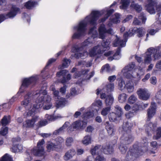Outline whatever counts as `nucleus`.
Instances as JSON below:
<instances>
[{
    "label": "nucleus",
    "instance_id": "f257e3e1",
    "mask_svg": "<svg viewBox=\"0 0 161 161\" xmlns=\"http://www.w3.org/2000/svg\"><path fill=\"white\" fill-rule=\"evenodd\" d=\"M147 143L145 142L144 145L140 146L137 144L133 145L132 148H130L128 151L125 159L126 161H133L135 158H137L139 156L142 155L144 151L147 149Z\"/></svg>",
    "mask_w": 161,
    "mask_h": 161
},
{
    "label": "nucleus",
    "instance_id": "f03ea898",
    "mask_svg": "<svg viewBox=\"0 0 161 161\" xmlns=\"http://www.w3.org/2000/svg\"><path fill=\"white\" fill-rule=\"evenodd\" d=\"M100 151L101 152L107 155L112 154L114 152L113 146L109 144L101 146L100 145H96L93 148L91 149L90 152L92 155H95L96 153Z\"/></svg>",
    "mask_w": 161,
    "mask_h": 161
},
{
    "label": "nucleus",
    "instance_id": "7ed1b4c3",
    "mask_svg": "<svg viewBox=\"0 0 161 161\" xmlns=\"http://www.w3.org/2000/svg\"><path fill=\"white\" fill-rule=\"evenodd\" d=\"M51 101V98L48 95L46 97L44 96H41L36 100V103L33 105V108L35 109H38L44 105L43 108L46 110H48L52 106Z\"/></svg>",
    "mask_w": 161,
    "mask_h": 161
},
{
    "label": "nucleus",
    "instance_id": "20e7f679",
    "mask_svg": "<svg viewBox=\"0 0 161 161\" xmlns=\"http://www.w3.org/2000/svg\"><path fill=\"white\" fill-rule=\"evenodd\" d=\"M87 23L84 20L80 21L77 26L74 27V29L76 32L72 36V39H79L85 36L86 30Z\"/></svg>",
    "mask_w": 161,
    "mask_h": 161
},
{
    "label": "nucleus",
    "instance_id": "39448f33",
    "mask_svg": "<svg viewBox=\"0 0 161 161\" xmlns=\"http://www.w3.org/2000/svg\"><path fill=\"white\" fill-rule=\"evenodd\" d=\"M110 42L106 40H103L101 45H97L93 47L92 49L89 51V54L91 57H94L97 54L96 51L98 54H103L107 50H108L110 47Z\"/></svg>",
    "mask_w": 161,
    "mask_h": 161
},
{
    "label": "nucleus",
    "instance_id": "423d86ee",
    "mask_svg": "<svg viewBox=\"0 0 161 161\" xmlns=\"http://www.w3.org/2000/svg\"><path fill=\"white\" fill-rule=\"evenodd\" d=\"M148 105V104L144 103L142 102L135 104L133 106L131 110L126 115V117L130 118L133 117L136 114L138 111L144 109L147 107Z\"/></svg>",
    "mask_w": 161,
    "mask_h": 161
},
{
    "label": "nucleus",
    "instance_id": "0eeeda50",
    "mask_svg": "<svg viewBox=\"0 0 161 161\" xmlns=\"http://www.w3.org/2000/svg\"><path fill=\"white\" fill-rule=\"evenodd\" d=\"M37 81L36 78L34 76L24 78L22 81V84L19 88L20 92H24L26 89L28 88L31 85H35Z\"/></svg>",
    "mask_w": 161,
    "mask_h": 161
},
{
    "label": "nucleus",
    "instance_id": "6e6552de",
    "mask_svg": "<svg viewBox=\"0 0 161 161\" xmlns=\"http://www.w3.org/2000/svg\"><path fill=\"white\" fill-rule=\"evenodd\" d=\"M116 108V113L112 112L108 115L109 119L111 122L116 121L118 120L117 118L120 117L123 114L122 109L120 107L118 106Z\"/></svg>",
    "mask_w": 161,
    "mask_h": 161
},
{
    "label": "nucleus",
    "instance_id": "1a4fd4ad",
    "mask_svg": "<svg viewBox=\"0 0 161 161\" xmlns=\"http://www.w3.org/2000/svg\"><path fill=\"white\" fill-rule=\"evenodd\" d=\"M134 140V137L131 133L125 132L121 137L120 143L124 145L131 144Z\"/></svg>",
    "mask_w": 161,
    "mask_h": 161
},
{
    "label": "nucleus",
    "instance_id": "9d476101",
    "mask_svg": "<svg viewBox=\"0 0 161 161\" xmlns=\"http://www.w3.org/2000/svg\"><path fill=\"white\" fill-rule=\"evenodd\" d=\"M68 72L67 70L65 69L60 70L56 74V76L58 77H60L61 76L63 77L62 78L60 79V82L62 83H65L67 80H69L71 79V75L69 74H66Z\"/></svg>",
    "mask_w": 161,
    "mask_h": 161
},
{
    "label": "nucleus",
    "instance_id": "9b49d317",
    "mask_svg": "<svg viewBox=\"0 0 161 161\" xmlns=\"http://www.w3.org/2000/svg\"><path fill=\"white\" fill-rule=\"evenodd\" d=\"M21 11H10L6 14H0V24L8 18L14 17L18 13H20Z\"/></svg>",
    "mask_w": 161,
    "mask_h": 161
},
{
    "label": "nucleus",
    "instance_id": "f8f14e48",
    "mask_svg": "<svg viewBox=\"0 0 161 161\" xmlns=\"http://www.w3.org/2000/svg\"><path fill=\"white\" fill-rule=\"evenodd\" d=\"M139 98L143 100H147L150 96L148 90L145 89H139L137 91Z\"/></svg>",
    "mask_w": 161,
    "mask_h": 161
},
{
    "label": "nucleus",
    "instance_id": "ddd939ff",
    "mask_svg": "<svg viewBox=\"0 0 161 161\" xmlns=\"http://www.w3.org/2000/svg\"><path fill=\"white\" fill-rule=\"evenodd\" d=\"M87 122L83 120H79L72 123V126L74 129L77 130H83L86 127Z\"/></svg>",
    "mask_w": 161,
    "mask_h": 161
},
{
    "label": "nucleus",
    "instance_id": "4468645a",
    "mask_svg": "<svg viewBox=\"0 0 161 161\" xmlns=\"http://www.w3.org/2000/svg\"><path fill=\"white\" fill-rule=\"evenodd\" d=\"M154 52H156V50L155 48L151 47L147 49L144 60L145 64H149L152 61L151 55L152 53Z\"/></svg>",
    "mask_w": 161,
    "mask_h": 161
},
{
    "label": "nucleus",
    "instance_id": "2eb2a0df",
    "mask_svg": "<svg viewBox=\"0 0 161 161\" xmlns=\"http://www.w3.org/2000/svg\"><path fill=\"white\" fill-rule=\"evenodd\" d=\"M38 117L36 116L33 117L31 119L26 120L23 123V126L26 128L33 127Z\"/></svg>",
    "mask_w": 161,
    "mask_h": 161
},
{
    "label": "nucleus",
    "instance_id": "dca6fc26",
    "mask_svg": "<svg viewBox=\"0 0 161 161\" xmlns=\"http://www.w3.org/2000/svg\"><path fill=\"white\" fill-rule=\"evenodd\" d=\"M131 31L133 33V36L135 34H136L137 36L139 38L143 37L146 33L144 28L142 27L134 28L131 29Z\"/></svg>",
    "mask_w": 161,
    "mask_h": 161
},
{
    "label": "nucleus",
    "instance_id": "f3484780",
    "mask_svg": "<svg viewBox=\"0 0 161 161\" xmlns=\"http://www.w3.org/2000/svg\"><path fill=\"white\" fill-rule=\"evenodd\" d=\"M154 6H156L157 9H161V4L157 5V2L154 0H148L145 6L147 8V10H154L153 7Z\"/></svg>",
    "mask_w": 161,
    "mask_h": 161
},
{
    "label": "nucleus",
    "instance_id": "a211bd4d",
    "mask_svg": "<svg viewBox=\"0 0 161 161\" xmlns=\"http://www.w3.org/2000/svg\"><path fill=\"white\" fill-rule=\"evenodd\" d=\"M99 38L104 39L106 37V28L104 24H101L98 28Z\"/></svg>",
    "mask_w": 161,
    "mask_h": 161
},
{
    "label": "nucleus",
    "instance_id": "6ab92c4d",
    "mask_svg": "<svg viewBox=\"0 0 161 161\" xmlns=\"http://www.w3.org/2000/svg\"><path fill=\"white\" fill-rule=\"evenodd\" d=\"M56 146L59 152L62 150L63 148V144L64 143V139L58 136L54 140Z\"/></svg>",
    "mask_w": 161,
    "mask_h": 161
},
{
    "label": "nucleus",
    "instance_id": "aec40b11",
    "mask_svg": "<svg viewBox=\"0 0 161 161\" xmlns=\"http://www.w3.org/2000/svg\"><path fill=\"white\" fill-rule=\"evenodd\" d=\"M105 125L108 135L110 136H113L115 131L114 125L112 124H110L108 121H107L105 123Z\"/></svg>",
    "mask_w": 161,
    "mask_h": 161
},
{
    "label": "nucleus",
    "instance_id": "412c9836",
    "mask_svg": "<svg viewBox=\"0 0 161 161\" xmlns=\"http://www.w3.org/2000/svg\"><path fill=\"white\" fill-rule=\"evenodd\" d=\"M113 45L114 47L119 46L121 47H124L125 46L126 43L123 40L120 39L117 36H116V38L114 40Z\"/></svg>",
    "mask_w": 161,
    "mask_h": 161
},
{
    "label": "nucleus",
    "instance_id": "4be33fe9",
    "mask_svg": "<svg viewBox=\"0 0 161 161\" xmlns=\"http://www.w3.org/2000/svg\"><path fill=\"white\" fill-rule=\"evenodd\" d=\"M31 153L35 156L42 157L44 155V149H42L35 147L31 149Z\"/></svg>",
    "mask_w": 161,
    "mask_h": 161
},
{
    "label": "nucleus",
    "instance_id": "5701e85b",
    "mask_svg": "<svg viewBox=\"0 0 161 161\" xmlns=\"http://www.w3.org/2000/svg\"><path fill=\"white\" fill-rule=\"evenodd\" d=\"M31 93L30 92L25 95L24 97V100L21 102V105L25 107L27 106L31 101Z\"/></svg>",
    "mask_w": 161,
    "mask_h": 161
},
{
    "label": "nucleus",
    "instance_id": "b1692460",
    "mask_svg": "<svg viewBox=\"0 0 161 161\" xmlns=\"http://www.w3.org/2000/svg\"><path fill=\"white\" fill-rule=\"evenodd\" d=\"M156 110V108L155 106V105H153V104H152V105L147 110V115L148 119L150 120L153 117L155 114Z\"/></svg>",
    "mask_w": 161,
    "mask_h": 161
},
{
    "label": "nucleus",
    "instance_id": "393cba45",
    "mask_svg": "<svg viewBox=\"0 0 161 161\" xmlns=\"http://www.w3.org/2000/svg\"><path fill=\"white\" fill-rule=\"evenodd\" d=\"M76 154V152L74 149H71L68 151L64 156L65 160L67 161L72 158Z\"/></svg>",
    "mask_w": 161,
    "mask_h": 161
},
{
    "label": "nucleus",
    "instance_id": "a878e982",
    "mask_svg": "<svg viewBox=\"0 0 161 161\" xmlns=\"http://www.w3.org/2000/svg\"><path fill=\"white\" fill-rule=\"evenodd\" d=\"M47 151L50 152L51 151H55L57 152H59L58 149L56 146L55 143L50 141L48 142L46 146Z\"/></svg>",
    "mask_w": 161,
    "mask_h": 161
},
{
    "label": "nucleus",
    "instance_id": "bb28decb",
    "mask_svg": "<svg viewBox=\"0 0 161 161\" xmlns=\"http://www.w3.org/2000/svg\"><path fill=\"white\" fill-rule=\"evenodd\" d=\"M115 17L112 19H110V22L108 24V25H112V24H117L120 22V16L119 14H114Z\"/></svg>",
    "mask_w": 161,
    "mask_h": 161
},
{
    "label": "nucleus",
    "instance_id": "cd10ccee",
    "mask_svg": "<svg viewBox=\"0 0 161 161\" xmlns=\"http://www.w3.org/2000/svg\"><path fill=\"white\" fill-rule=\"evenodd\" d=\"M132 126V124L126 121L124 123L123 125V129L125 132L131 133V129Z\"/></svg>",
    "mask_w": 161,
    "mask_h": 161
},
{
    "label": "nucleus",
    "instance_id": "c85d7f7f",
    "mask_svg": "<svg viewBox=\"0 0 161 161\" xmlns=\"http://www.w3.org/2000/svg\"><path fill=\"white\" fill-rule=\"evenodd\" d=\"M125 89H126L128 93H131L134 90V86L133 83L130 81L126 82Z\"/></svg>",
    "mask_w": 161,
    "mask_h": 161
},
{
    "label": "nucleus",
    "instance_id": "c756f323",
    "mask_svg": "<svg viewBox=\"0 0 161 161\" xmlns=\"http://www.w3.org/2000/svg\"><path fill=\"white\" fill-rule=\"evenodd\" d=\"M114 98L113 96L111 95H107L105 100V103L107 106L111 107L113 103Z\"/></svg>",
    "mask_w": 161,
    "mask_h": 161
},
{
    "label": "nucleus",
    "instance_id": "7c9ffc66",
    "mask_svg": "<svg viewBox=\"0 0 161 161\" xmlns=\"http://www.w3.org/2000/svg\"><path fill=\"white\" fill-rule=\"evenodd\" d=\"M121 5L120 6L121 9H126L129 6L130 3L129 0H119Z\"/></svg>",
    "mask_w": 161,
    "mask_h": 161
},
{
    "label": "nucleus",
    "instance_id": "2f4dec72",
    "mask_svg": "<svg viewBox=\"0 0 161 161\" xmlns=\"http://www.w3.org/2000/svg\"><path fill=\"white\" fill-rule=\"evenodd\" d=\"M88 70H82L81 71L75 72L73 75L74 77L75 78H78L82 75H86L87 73Z\"/></svg>",
    "mask_w": 161,
    "mask_h": 161
},
{
    "label": "nucleus",
    "instance_id": "473e14b6",
    "mask_svg": "<svg viewBox=\"0 0 161 161\" xmlns=\"http://www.w3.org/2000/svg\"><path fill=\"white\" fill-rule=\"evenodd\" d=\"M107 13L105 14L103 18L100 19V22L103 23L111 15L114 11H106Z\"/></svg>",
    "mask_w": 161,
    "mask_h": 161
},
{
    "label": "nucleus",
    "instance_id": "72a5a7b5",
    "mask_svg": "<svg viewBox=\"0 0 161 161\" xmlns=\"http://www.w3.org/2000/svg\"><path fill=\"white\" fill-rule=\"evenodd\" d=\"M21 17L23 19L26 20L30 24L31 21V14L29 12L23 13Z\"/></svg>",
    "mask_w": 161,
    "mask_h": 161
},
{
    "label": "nucleus",
    "instance_id": "f704fd0d",
    "mask_svg": "<svg viewBox=\"0 0 161 161\" xmlns=\"http://www.w3.org/2000/svg\"><path fill=\"white\" fill-rule=\"evenodd\" d=\"M86 19H88V22L91 25H96V21L97 19L92 17V16H87Z\"/></svg>",
    "mask_w": 161,
    "mask_h": 161
},
{
    "label": "nucleus",
    "instance_id": "c9c22d12",
    "mask_svg": "<svg viewBox=\"0 0 161 161\" xmlns=\"http://www.w3.org/2000/svg\"><path fill=\"white\" fill-rule=\"evenodd\" d=\"M127 95L125 93H122L119 95L118 98L119 102L121 103L125 102L127 99Z\"/></svg>",
    "mask_w": 161,
    "mask_h": 161
},
{
    "label": "nucleus",
    "instance_id": "e433bc0d",
    "mask_svg": "<svg viewBox=\"0 0 161 161\" xmlns=\"http://www.w3.org/2000/svg\"><path fill=\"white\" fill-rule=\"evenodd\" d=\"M66 100L64 98H61L59 100L56 102V106L57 108L64 106L66 104Z\"/></svg>",
    "mask_w": 161,
    "mask_h": 161
},
{
    "label": "nucleus",
    "instance_id": "4c0bfd02",
    "mask_svg": "<svg viewBox=\"0 0 161 161\" xmlns=\"http://www.w3.org/2000/svg\"><path fill=\"white\" fill-rule=\"evenodd\" d=\"M131 31V30L130 31H129V32L126 31L125 32L123 35V38L124 41H125V42H126L127 41L128 37H131L133 36V33Z\"/></svg>",
    "mask_w": 161,
    "mask_h": 161
},
{
    "label": "nucleus",
    "instance_id": "58836bf2",
    "mask_svg": "<svg viewBox=\"0 0 161 161\" xmlns=\"http://www.w3.org/2000/svg\"><path fill=\"white\" fill-rule=\"evenodd\" d=\"M126 84L123 79H121L119 81L118 84V89L120 90H123L125 88Z\"/></svg>",
    "mask_w": 161,
    "mask_h": 161
},
{
    "label": "nucleus",
    "instance_id": "ea45409f",
    "mask_svg": "<svg viewBox=\"0 0 161 161\" xmlns=\"http://www.w3.org/2000/svg\"><path fill=\"white\" fill-rule=\"evenodd\" d=\"M36 4L37 3L36 2L30 0L25 3V6L27 9H31V7H34Z\"/></svg>",
    "mask_w": 161,
    "mask_h": 161
},
{
    "label": "nucleus",
    "instance_id": "a19ab883",
    "mask_svg": "<svg viewBox=\"0 0 161 161\" xmlns=\"http://www.w3.org/2000/svg\"><path fill=\"white\" fill-rule=\"evenodd\" d=\"M56 60V59L53 58H51L47 62V63L45 67V68L43 69L41 71L42 73H43L45 71L46 69H48V67L50 65H51L52 63L54 62Z\"/></svg>",
    "mask_w": 161,
    "mask_h": 161
},
{
    "label": "nucleus",
    "instance_id": "79ce46f5",
    "mask_svg": "<svg viewBox=\"0 0 161 161\" xmlns=\"http://www.w3.org/2000/svg\"><path fill=\"white\" fill-rule=\"evenodd\" d=\"M0 161H13V158L7 153L5 154L2 156Z\"/></svg>",
    "mask_w": 161,
    "mask_h": 161
},
{
    "label": "nucleus",
    "instance_id": "37998d69",
    "mask_svg": "<svg viewBox=\"0 0 161 161\" xmlns=\"http://www.w3.org/2000/svg\"><path fill=\"white\" fill-rule=\"evenodd\" d=\"M135 66V64L134 62H132L131 64L125 66L124 69L126 70L127 71H130L133 70Z\"/></svg>",
    "mask_w": 161,
    "mask_h": 161
},
{
    "label": "nucleus",
    "instance_id": "c03bdc74",
    "mask_svg": "<svg viewBox=\"0 0 161 161\" xmlns=\"http://www.w3.org/2000/svg\"><path fill=\"white\" fill-rule=\"evenodd\" d=\"M91 138L90 136H85L84 138V140L82 141V143L83 144L87 145L91 143Z\"/></svg>",
    "mask_w": 161,
    "mask_h": 161
},
{
    "label": "nucleus",
    "instance_id": "a18cd8bd",
    "mask_svg": "<svg viewBox=\"0 0 161 161\" xmlns=\"http://www.w3.org/2000/svg\"><path fill=\"white\" fill-rule=\"evenodd\" d=\"M130 7L132 9L135 10H141L142 8V6L138 3H135L134 2L131 3Z\"/></svg>",
    "mask_w": 161,
    "mask_h": 161
},
{
    "label": "nucleus",
    "instance_id": "49530a36",
    "mask_svg": "<svg viewBox=\"0 0 161 161\" xmlns=\"http://www.w3.org/2000/svg\"><path fill=\"white\" fill-rule=\"evenodd\" d=\"M161 137V127H158L156 130V135L153 136V138L157 140Z\"/></svg>",
    "mask_w": 161,
    "mask_h": 161
},
{
    "label": "nucleus",
    "instance_id": "de8ad7c7",
    "mask_svg": "<svg viewBox=\"0 0 161 161\" xmlns=\"http://www.w3.org/2000/svg\"><path fill=\"white\" fill-rule=\"evenodd\" d=\"M125 145H124L121 143L119 147V148L122 154L125 153L127 149V147Z\"/></svg>",
    "mask_w": 161,
    "mask_h": 161
},
{
    "label": "nucleus",
    "instance_id": "09e8293b",
    "mask_svg": "<svg viewBox=\"0 0 161 161\" xmlns=\"http://www.w3.org/2000/svg\"><path fill=\"white\" fill-rule=\"evenodd\" d=\"M106 88L108 92H111L114 90V84L112 83H109L106 85Z\"/></svg>",
    "mask_w": 161,
    "mask_h": 161
},
{
    "label": "nucleus",
    "instance_id": "8fccbe9b",
    "mask_svg": "<svg viewBox=\"0 0 161 161\" xmlns=\"http://www.w3.org/2000/svg\"><path fill=\"white\" fill-rule=\"evenodd\" d=\"M156 49V52L152 53V54H153V58L154 60H158L161 57V53L159 52V50L157 49Z\"/></svg>",
    "mask_w": 161,
    "mask_h": 161
},
{
    "label": "nucleus",
    "instance_id": "3c124183",
    "mask_svg": "<svg viewBox=\"0 0 161 161\" xmlns=\"http://www.w3.org/2000/svg\"><path fill=\"white\" fill-rule=\"evenodd\" d=\"M111 109V107L108 106L103 108L101 112V114L103 116H106L109 113Z\"/></svg>",
    "mask_w": 161,
    "mask_h": 161
},
{
    "label": "nucleus",
    "instance_id": "603ef678",
    "mask_svg": "<svg viewBox=\"0 0 161 161\" xmlns=\"http://www.w3.org/2000/svg\"><path fill=\"white\" fill-rule=\"evenodd\" d=\"M137 100L136 97L134 95H131L129 98L128 103L130 104L135 103Z\"/></svg>",
    "mask_w": 161,
    "mask_h": 161
},
{
    "label": "nucleus",
    "instance_id": "864d4df0",
    "mask_svg": "<svg viewBox=\"0 0 161 161\" xmlns=\"http://www.w3.org/2000/svg\"><path fill=\"white\" fill-rule=\"evenodd\" d=\"M2 125L5 126L8 124L9 122L7 119V117L6 116H4L1 121Z\"/></svg>",
    "mask_w": 161,
    "mask_h": 161
},
{
    "label": "nucleus",
    "instance_id": "5fc2aeb1",
    "mask_svg": "<svg viewBox=\"0 0 161 161\" xmlns=\"http://www.w3.org/2000/svg\"><path fill=\"white\" fill-rule=\"evenodd\" d=\"M106 159L104 156L101 154H98L97 155L94 161H105Z\"/></svg>",
    "mask_w": 161,
    "mask_h": 161
},
{
    "label": "nucleus",
    "instance_id": "6e6d98bb",
    "mask_svg": "<svg viewBox=\"0 0 161 161\" xmlns=\"http://www.w3.org/2000/svg\"><path fill=\"white\" fill-rule=\"evenodd\" d=\"M70 60L69 59H67L66 58H64L63 61V63L62 64V67L63 68H67L69 66L68 62H70Z\"/></svg>",
    "mask_w": 161,
    "mask_h": 161
},
{
    "label": "nucleus",
    "instance_id": "4d7b16f0",
    "mask_svg": "<svg viewBox=\"0 0 161 161\" xmlns=\"http://www.w3.org/2000/svg\"><path fill=\"white\" fill-rule=\"evenodd\" d=\"M73 142V139L71 137H67L66 140L65 144L67 147L71 146L72 143Z\"/></svg>",
    "mask_w": 161,
    "mask_h": 161
},
{
    "label": "nucleus",
    "instance_id": "13d9d810",
    "mask_svg": "<svg viewBox=\"0 0 161 161\" xmlns=\"http://www.w3.org/2000/svg\"><path fill=\"white\" fill-rule=\"evenodd\" d=\"M110 69V66L108 64H106L103 66L101 69V72L106 71L109 72Z\"/></svg>",
    "mask_w": 161,
    "mask_h": 161
},
{
    "label": "nucleus",
    "instance_id": "bf43d9fd",
    "mask_svg": "<svg viewBox=\"0 0 161 161\" xmlns=\"http://www.w3.org/2000/svg\"><path fill=\"white\" fill-rule=\"evenodd\" d=\"M45 142L43 139H42L41 140H39L37 143V146L36 147L42 149H44L43 145L44 144Z\"/></svg>",
    "mask_w": 161,
    "mask_h": 161
},
{
    "label": "nucleus",
    "instance_id": "052dcab7",
    "mask_svg": "<svg viewBox=\"0 0 161 161\" xmlns=\"http://www.w3.org/2000/svg\"><path fill=\"white\" fill-rule=\"evenodd\" d=\"M93 116V113L91 112H87L83 114L84 117L86 119H89L92 117Z\"/></svg>",
    "mask_w": 161,
    "mask_h": 161
},
{
    "label": "nucleus",
    "instance_id": "680f3d73",
    "mask_svg": "<svg viewBox=\"0 0 161 161\" xmlns=\"http://www.w3.org/2000/svg\"><path fill=\"white\" fill-rule=\"evenodd\" d=\"M99 11H92L91 16L97 19L99 16Z\"/></svg>",
    "mask_w": 161,
    "mask_h": 161
},
{
    "label": "nucleus",
    "instance_id": "e2e57ef3",
    "mask_svg": "<svg viewBox=\"0 0 161 161\" xmlns=\"http://www.w3.org/2000/svg\"><path fill=\"white\" fill-rule=\"evenodd\" d=\"M138 18L139 19L142 20V23L144 24L145 23L147 19L146 16H144V14L143 13H141L138 16Z\"/></svg>",
    "mask_w": 161,
    "mask_h": 161
},
{
    "label": "nucleus",
    "instance_id": "0e129e2a",
    "mask_svg": "<svg viewBox=\"0 0 161 161\" xmlns=\"http://www.w3.org/2000/svg\"><path fill=\"white\" fill-rule=\"evenodd\" d=\"M159 30L158 28H157L155 30L154 29H151L148 32L149 34L151 36L154 35L157 32H158Z\"/></svg>",
    "mask_w": 161,
    "mask_h": 161
},
{
    "label": "nucleus",
    "instance_id": "69168bd1",
    "mask_svg": "<svg viewBox=\"0 0 161 161\" xmlns=\"http://www.w3.org/2000/svg\"><path fill=\"white\" fill-rule=\"evenodd\" d=\"M80 51V47L77 46H73L72 47L71 52L73 53H77Z\"/></svg>",
    "mask_w": 161,
    "mask_h": 161
},
{
    "label": "nucleus",
    "instance_id": "338daca9",
    "mask_svg": "<svg viewBox=\"0 0 161 161\" xmlns=\"http://www.w3.org/2000/svg\"><path fill=\"white\" fill-rule=\"evenodd\" d=\"M8 128L7 127H5L0 131V134L3 136H5L8 132Z\"/></svg>",
    "mask_w": 161,
    "mask_h": 161
},
{
    "label": "nucleus",
    "instance_id": "774afa93",
    "mask_svg": "<svg viewBox=\"0 0 161 161\" xmlns=\"http://www.w3.org/2000/svg\"><path fill=\"white\" fill-rule=\"evenodd\" d=\"M92 44V43L89 42L88 39H86L82 43V45L84 47H88L90 45Z\"/></svg>",
    "mask_w": 161,
    "mask_h": 161
}]
</instances>
